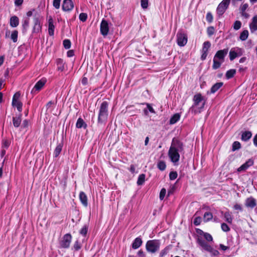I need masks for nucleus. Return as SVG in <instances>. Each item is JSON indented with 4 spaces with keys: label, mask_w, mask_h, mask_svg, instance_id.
<instances>
[{
    "label": "nucleus",
    "mask_w": 257,
    "mask_h": 257,
    "mask_svg": "<svg viewBox=\"0 0 257 257\" xmlns=\"http://www.w3.org/2000/svg\"><path fill=\"white\" fill-rule=\"evenodd\" d=\"M29 25V20L28 19H25L23 21L22 27H23V32L25 33Z\"/></svg>",
    "instance_id": "obj_31"
},
{
    "label": "nucleus",
    "mask_w": 257,
    "mask_h": 257,
    "mask_svg": "<svg viewBox=\"0 0 257 257\" xmlns=\"http://www.w3.org/2000/svg\"><path fill=\"white\" fill-rule=\"evenodd\" d=\"M160 244L159 240H150L146 242V248L148 252L154 253L159 250Z\"/></svg>",
    "instance_id": "obj_4"
},
{
    "label": "nucleus",
    "mask_w": 257,
    "mask_h": 257,
    "mask_svg": "<svg viewBox=\"0 0 257 257\" xmlns=\"http://www.w3.org/2000/svg\"><path fill=\"white\" fill-rule=\"evenodd\" d=\"M88 80L86 77H84L81 80V83L83 85H86L87 84Z\"/></svg>",
    "instance_id": "obj_64"
},
{
    "label": "nucleus",
    "mask_w": 257,
    "mask_h": 257,
    "mask_svg": "<svg viewBox=\"0 0 257 257\" xmlns=\"http://www.w3.org/2000/svg\"><path fill=\"white\" fill-rule=\"evenodd\" d=\"M170 250V247L169 246H166L165 248L161 250L160 253V256L163 257L166 255L169 252Z\"/></svg>",
    "instance_id": "obj_41"
},
{
    "label": "nucleus",
    "mask_w": 257,
    "mask_h": 257,
    "mask_svg": "<svg viewBox=\"0 0 257 257\" xmlns=\"http://www.w3.org/2000/svg\"><path fill=\"white\" fill-rule=\"evenodd\" d=\"M88 231V226L87 225H84L82 228L80 230V233L83 235L85 236Z\"/></svg>",
    "instance_id": "obj_42"
},
{
    "label": "nucleus",
    "mask_w": 257,
    "mask_h": 257,
    "mask_svg": "<svg viewBox=\"0 0 257 257\" xmlns=\"http://www.w3.org/2000/svg\"><path fill=\"white\" fill-rule=\"evenodd\" d=\"M184 151L183 143L177 138L172 139L171 144L168 151V156L171 161L174 165L177 164L179 161L180 153Z\"/></svg>",
    "instance_id": "obj_1"
},
{
    "label": "nucleus",
    "mask_w": 257,
    "mask_h": 257,
    "mask_svg": "<svg viewBox=\"0 0 257 257\" xmlns=\"http://www.w3.org/2000/svg\"><path fill=\"white\" fill-rule=\"evenodd\" d=\"M228 52V48L218 51L214 55L215 59L217 58L218 59L222 60L224 61L225 57L227 55Z\"/></svg>",
    "instance_id": "obj_13"
},
{
    "label": "nucleus",
    "mask_w": 257,
    "mask_h": 257,
    "mask_svg": "<svg viewBox=\"0 0 257 257\" xmlns=\"http://www.w3.org/2000/svg\"><path fill=\"white\" fill-rule=\"evenodd\" d=\"M224 217L225 218V221L231 224L233 220L232 216L231 213L229 212H226L224 214Z\"/></svg>",
    "instance_id": "obj_28"
},
{
    "label": "nucleus",
    "mask_w": 257,
    "mask_h": 257,
    "mask_svg": "<svg viewBox=\"0 0 257 257\" xmlns=\"http://www.w3.org/2000/svg\"><path fill=\"white\" fill-rule=\"evenodd\" d=\"M207 34L210 36L214 33V28L213 27H209L207 28Z\"/></svg>",
    "instance_id": "obj_55"
},
{
    "label": "nucleus",
    "mask_w": 257,
    "mask_h": 257,
    "mask_svg": "<svg viewBox=\"0 0 257 257\" xmlns=\"http://www.w3.org/2000/svg\"><path fill=\"white\" fill-rule=\"evenodd\" d=\"M203 236L208 241H211L213 239L212 236L208 233H203Z\"/></svg>",
    "instance_id": "obj_51"
},
{
    "label": "nucleus",
    "mask_w": 257,
    "mask_h": 257,
    "mask_svg": "<svg viewBox=\"0 0 257 257\" xmlns=\"http://www.w3.org/2000/svg\"><path fill=\"white\" fill-rule=\"evenodd\" d=\"M211 46V43L209 41H206L204 42L203 44V47L202 49V52H208L209 49Z\"/></svg>",
    "instance_id": "obj_35"
},
{
    "label": "nucleus",
    "mask_w": 257,
    "mask_h": 257,
    "mask_svg": "<svg viewBox=\"0 0 257 257\" xmlns=\"http://www.w3.org/2000/svg\"><path fill=\"white\" fill-rule=\"evenodd\" d=\"M21 114L18 117H14L13 118V123L15 127H18L20 126L21 122Z\"/></svg>",
    "instance_id": "obj_27"
},
{
    "label": "nucleus",
    "mask_w": 257,
    "mask_h": 257,
    "mask_svg": "<svg viewBox=\"0 0 257 257\" xmlns=\"http://www.w3.org/2000/svg\"><path fill=\"white\" fill-rule=\"evenodd\" d=\"M241 22L240 21H236L233 24V28L235 31L238 30L241 27Z\"/></svg>",
    "instance_id": "obj_38"
},
{
    "label": "nucleus",
    "mask_w": 257,
    "mask_h": 257,
    "mask_svg": "<svg viewBox=\"0 0 257 257\" xmlns=\"http://www.w3.org/2000/svg\"><path fill=\"white\" fill-rule=\"evenodd\" d=\"M252 136V134L250 132L245 131L242 134L241 140L244 141H248Z\"/></svg>",
    "instance_id": "obj_25"
},
{
    "label": "nucleus",
    "mask_w": 257,
    "mask_h": 257,
    "mask_svg": "<svg viewBox=\"0 0 257 257\" xmlns=\"http://www.w3.org/2000/svg\"><path fill=\"white\" fill-rule=\"evenodd\" d=\"M193 103L190 107L189 111L195 115L201 113L204 109L206 102V99L200 93L194 95L193 98Z\"/></svg>",
    "instance_id": "obj_2"
},
{
    "label": "nucleus",
    "mask_w": 257,
    "mask_h": 257,
    "mask_svg": "<svg viewBox=\"0 0 257 257\" xmlns=\"http://www.w3.org/2000/svg\"><path fill=\"white\" fill-rule=\"evenodd\" d=\"M240 147H241V145L239 142H237V141L234 142L232 144V150L233 151H235L240 149Z\"/></svg>",
    "instance_id": "obj_40"
},
{
    "label": "nucleus",
    "mask_w": 257,
    "mask_h": 257,
    "mask_svg": "<svg viewBox=\"0 0 257 257\" xmlns=\"http://www.w3.org/2000/svg\"><path fill=\"white\" fill-rule=\"evenodd\" d=\"M213 215L211 213L207 212H205L204 214V220L205 222L209 221L212 219Z\"/></svg>",
    "instance_id": "obj_37"
},
{
    "label": "nucleus",
    "mask_w": 257,
    "mask_h": 257,
    "mask_svg": "<svg viewBox=\"0 0 257 257\" xmlns=\"http://www.w3.org/2000/svg\"><path fill=\"white\" fill-rule=\"evenodd\" d=\"M62 147H63L62 144H59L58 145H57V146H56V147L54 151L53 155L55 157H57L59 155V154H60V153L62 151Z\"/></svg>",
    "instance_id": "obj_26"
},
{
    "label": "nucleus",
    "mask_w": 257,
    "mask_h": 257,
    "mask_svg": "<svg viewBox=\"0 0 257 257\" xmlns=\"http://www.w3.org/2000/svg\"><path fill=\"white\" fill-rule=\"evenodd\" d=\"M180 118V115L178 113L174 114L170 119V123L171 124L176 123Z\"/></svg>",
    "instance_id": "obj_29"
},
{
    "label": "nucleus",
    "mask_w": 257,
    "mask_h": 257,
    "mask_svg": "<svg viewBox=\"0 0 257 257\" xmlns=\"http://www.w3.org/2000/svg\"><path fill=\"white\" fill-rule=\"evenodd\" d=\"M145 175L144 174H142L139 176L137 184L138 185H141L144 184L145 181Z\"/></svg>",
    "instance_id": "obj_34"
},
{
    "label": "nucleus",
    "mask_w": 257,
    "mask_h": 257,
    "mask_svg": "<svg viewBox=\"0 0 257 257\" xmlns=\"http://www.w3.org/2000/svg\"><path fill=\"white\" fill-rule=\"evenodd\" d=\"M178 174L176 172H171L169 174V178L171 180H174L177 178Z\"/></svg>",
    "instance_id": "obj_44"
},
{
    "label": "nucleus",
    "mask_w": 257,
    "mask_h": 257,
    "mask_svg": "<svg viewBox=\"0 0 257 257\" xmlns=\"http://www.w3.org/2000/svg\"><path fill=\"white\" fill-rule=\"evenodd\" d=\"M108 103L107 101H103L100 106L98 117V122L103 123L105 121L108 116Z\"/></svg>",
    "instance_id": "obj_3"
},
{
    "label": "nucleus",
    "mask_w": 257,
    "mask_h": 257,
    "mask_svg": "<svg viewBox=\"0 0 257 257\" xmlns=\"http://www.w3.org/2000/svg\"><path fill=\"white\" fill-rule=\"evenodd\" d=\"M42 26L41 25H34L33 27V32L38 33L41 31Z\"/></svg>",
    "instance_id": "obj_43"
},
{
    "label": "nucleus",
    "mask_w": 257,
    "mask_h": 257,
    "mask_svg": "<svg viewBox=\"0 0 257 257\" xmlns=\"http://www.w3.org/2000/svg\"><path fill=\"white\" fill-rule=\"evenodd\" d=\"M248 5L247 4H244L241 5L240 7V12H244L248 8Z\"/></svg>",
    "instance_id": "obj_56"
},
{
    "label": "nucleus",
    "mask_w": 257,
    "mask_h": 257,
    "mask_svg": "<svg viewBox=\"0 0 257 257\" xmlns=\"http://www.w3.org/2000/svg\"><path fill=\"white\" fill-rule=\"evenodd\" d=\"M158 168L161 171H164L166 168V165L164 161H160L157 164Z\"/></svg>",
    "instance_id": "obj_33"
},
{
    "label": "nucleus",
    "mask_w": 257,
    "mask_h": 257,
    "mask_svg": "<svg viewBox=\"0 0 257 257\" xmlns=\"http://www.w3.org/2000/svg\"><path fill=\"white\" fill-rule=\"evenodd\" d=\"M177 42L179 46H184L187 42V35L183 33H178L177 34Z\"/></svg>",
    "instance_id": "obj_10"
},
{
    "label": "nucleus",
    "mask_w": 257,
    "mask_h": 257,
    "mask_svg": "<svg viewBox=\"0 0 257 257\" xmlns=\"http://www.w3.org/2000/svg\"><path fill=\"white\" fill-rule=\"evenodd\" d=\"M206 21L209 23H211L213 21V16L210 12H208L206 16Z\"/></svg>",
    "instance_id": "obj_52"
},
{
    "label": "nucleus",
    "mask_w": 257,
    "mask_h": 257,
    "mask_svg": "<svg viewBox=\"0 0 257 257\" xmlns=\"http://www.w3.org/2000/svg\"><path fill=\"white\" fill-rule=\"evenodd\" d=\"M73 247L76 250H78L81 247V245L78 240H76L73 245Z\"/></svg>",
    "instance_id": "obj_54"
},
{
    "label": "nucleus",
    "mask_w": 257,
    "mask_h": 257,
    "mask_svg": "<svg viewBox=\"0 0 257 257\" xmlns=\"http://www.w3.org/2000/svg\"><path fill=\"white\" fill-rule=\"evenodd\" d=\"M63 44L65 49H68L71 47V43L69 40L65 39L63 41Z\"/></svg>",
    "instance_id": "obj_39"
},
{
    "label": "nucleus",
    "mask_w": 257,
    "mask_h": 257,
    "mask_svg": "<svg viewBox=\"0 0 257 257\" xmlns=\"http://www.w3.org/2000/svg\"><path fill=\"white\" fill-rule=\"evenodd\" d=\"M48 33L49 35L51 36H53L54 35V30L55 26L54 25V22L52 17L50 16L48 19Z\"/></svg>",
    "instance_id": "obj_12"
},
{
    "label": "nucleus",
    "mask_w": 257,
    "mask_h": 257,
    "mask_svg": "<svg viewBox=\"0 0 257 257\" xmlns=\"http://www.w3.org/2000/svg\"><path fill=\"white\" fill-rule=\"evenodd\" d=\"M224 61L218 59L217 58L215 59V56H214L213 60V65H212V68L213 69H217L219 68L221 65L224 62Z\"/></svg>",
    "instance_id": "obj_20"
},
{
    "label": "nucleus",
    "mask_w": 257,
    "mask_h": 257,
    "mask_svg": "<svg viewBox=\"0 0 257 257\" xmlns=\"http://www.w3.org/2000/svg\"><path fill=\"white\" fill-rule=\"evenodd\" d=\"M20 96L21 93L20 92H16L13 96L12 103V105L14 107H17L19 112H21L22 111L23 106L22 102L19 100Z\"/></svg>",
    "instance_id": "obj_6"
},
{
    "label": "nucleus",
    "mask_w": 257,
    "mask_h": 257,
    "mask_svg": "<svg viewBox=\"0 0 257 257\" xmlns=\"http://www.w3.org/2000/svg\"><path fill=\"white\" fill-rule=\"evenodd\" d=\"M74 55V51L73 50H69L67 52V56L68 57H71L73 56Z\"/></svg>",
    "instance_id": "obj_62"
},
{
    "label": "nucleus",
    "mask_w": 257,
    "mask_h": 257,
    "mask_svg": "<svg viewBox=\"0 0 257 257\" xmlns=\"http://www.w3.org/2000/svg\"><path fill=\"white\" fill-rule=\"evenodd\" d=\"M137 254L139 257H146L144 252L142 249H140L138 251Z\"/></svg>",
    "instance_id": "obj_58"
},
{
    "label": "nucleus",
    "mask_w": 257,
    "mask_h": 257,
    "mask_svg": "<svg viewBox=\"0 0 257 257\" xmlns=\"http://www.w3.org/2000/svg\"><path fill=\"white\" fill-rule=\"evenodd\" d=\"M79 18L81 21L83 22H85L87 18V15L85 13H82L80 14Z\"/></svg>",
    "instance_id": "obj_45"
},
{
    "label": "nucleus",
    "mask_w": 257,
    "mask_h": 257,
    "mask_svg": "<svg viewBox=\"0 0 257 257\" xmlns=\"http://www.w3.org/2000/svg\"><path fill=\"white\" fill-rule=\"evenodd\" d=\"M72 240V236L70 234H65L61 241L60 245L62 247L68 248L69 247Z\"/></svg>",
    "instance_id": "obj_11"
},
{
    "label": "nucleus",
    "mask_w": 257,
    "mask_h": 257,
    "mask_svg": "<svg viewBox=\"0 0 257 257\" xmlns=\"http://www.w3.org/2000/svg\"><path fill=\"white\" fill-rule=\"evenodd\" d=\"M73 3L71 0H64L62 5V10L64 11H69L73 9Z\"/></svg>",
    "instance_id": "obj_14"
},
{
    "label": "nucleus",
    "mask_w": 257,
    "mask_h": 257,
    "mask_svg": "<svg viewBox=\"0 0 257 257\" xmlns=\"http://www.w3.org/2000/svg\"><path fill=\"white\" fill-rule=\"evenodd\" d=\"M202 218L200 217H196L194 218L193 223L195 225L198 226L200 224Z\"/></svg>",
    "instance_id": "obj_49"
},
{
    "label": "nucleus",
    "mask_w": 257,
    "mask_h": 257,
    "mask_svg": "<svg viewBox=\"0 0 257 257\" xmlns=\"http://www.w3.org/2000/svg\"><path fill=\"white\" fill-rule=\"evenodd\" d=\"M147 108L149 109V110L153 113H155V111L154 109V108L152 107V106L149 103H147Z\"/></svg>",
    "instance_id": "obj_59"
},
{
    "label": "nucleus",
    "mask_w": 257,
    "mask_h": 257,
    "mask_svg": "<svg viewBox=\"0 0 257 257\" xmlns=\"http://www.w3.org/2000/svg\"><path fill=\"white\" fill-rule=\"evenodd\" d=\"M221 229L224 232H228L230 230L229 227L225 223L221 224Z\"/></svg>",
    "instance_id": "obj_46"
},
{
    "label": "nucleus",
    "mask_w": 257,
    "mask_h": 257,
    "mask_svg": "<svg viewBox=\"0 0 257 257\" xmlns=\"http://www.w3.org/2000/svg\"><path fill=\"white\" fill-rule=\"evenodd\" d=\"M76 126L78 128L82 127L86 128L87 127V124L84 121L82 118L80 117L77 120Z\"/></svg>",
    "instance_id": "obj_22"
},
{
    "label": "nucleus",
    "mask_w": 257,
    "mask_h": 257,
    "mask_svg": "<svg viewBox=\"0 0 257 257\" xmlns=\"http://www.w3.org/2000/svg\"><path fill=\"white\" fill-rule=\"evenodd\" d=\"M249 29L251 33L257 31V16L252 18L251 22L249 24Z\"/></svg>",
    "instance_id": "obj_17"
},
{
    "label": "nucleus",
    "mask_w": 257,
    "mask_h": 257,
    "mask_svg": "<svg viewBox=\"0 0 257 257\" xmlns=\"http://www.w3.org/2000/svg\"><path fill=\"white\" fill-rule=\"evenodd\" d=\"M61 0H54L53 2V6L56 9H58L60 7Z\"/></svg>",
    "instance_id": "obj_48"
},
{
    "label": "nucleus",
    "mask_w": 257,
    "mask_h": 257,
    "mask_svg": "<svg viewBox=\"0 0 257 257\" xmlns=\"http://www.w3.org/2000/svg\"><path fill=\"white\" fill-rule=\"evenodd\" d=\"M166 189L165 188H162L160 193L159 197H160V200H162L164 199V197L166 195Z\"/></svg>",
    "instance_id": "obj_53"
},
{
    "label": "nucleus",
    "mask_w": 257,
    "mask_h": 257,
    "mask_svg": "<svg viewBox=\"0 0 257 257\" xmlns=\"http://www.w3.org/2000/svg\"><path fill=\"white\" fill-rule=\"evenodd\" d=\"M230 0H223L218 6L216 12L218 15L222 16L228 8Z\"/></svg>",
    "instance_id": "obj_5"
},
{
    "label": "nucleus",
    "mask_w": 257,
    "mask_h": 257,
    "mask_svg": "<svg viewBox=\"0 0 257 257\" xmlns=\"http://www.w3.org/2000/svg\"><path fill=\"white\" fill-rule=\"evenodd\" d=\"M15 5L16 6H21L23 3V0H15Z\"/></svg>",
    "instance_id": "obj_60"
},
{
    "label": "nucleus",
    "mask_w": 257,
    "mask_h": 257,
    "mask_svg": "<svg viewBox=\"0 0 257 257\" xmlns=\"http://www.w3.org/2000/svg\"><path fill=\"white\" fill-rule=\"evenodd\" d=\"M19 21L17 16H13L10 19V25L12 27H16L19 25Z\"/></svg>",
    "instance_id": "obj_23"
},
{
    "label": "nucleus",
    "mask_w": 257,
    "mask_h": 257,
    "mask_svg": "<svg viewBox=\"0 0 257 257\" xmlns=\"http://www.w3.org/2000/svg\"><path fill=\"white\" fill-rule=\"evenodd\" d=\"M141 7L144 9H146L148 7V0H141Z\"/></svg>",
    "instance_id": "obj_50"
},
{
    "label": "nucleus",
    "mask_w": 257,
    "mask_h": 257,
    "mask_svg": "<svg viewBox=\"0 0 257 257\" xmlns=\"http://www.w3.org/2000/svg\"><path fill=\"white\" fill-rule=\"evenodd\" d=\"M143 243L142 239L141 237H138L135 239L132 243V248L134 249H138Z\"/></svg>",
    "instance_id": "obj_19"
},
{
    "label": "nucleus",
    "mask_w": 257,
    "mask_h": 257,
    "mask_svg": "<svg viewBox=\"0 0 257 257\" xmlns=\"http://www.w3.org/2000/svg\"><path fill=\"white\" fill-rule=\"evenodd\" d=\"M79 197L82 204L84 206H87L88 205L87 197L85 193L83 192H80L79 193Z\"/></svg>",
    "instance_id": "obj_21"
},
{
    "label": "nucleus",
    "mask_w": 257,
    "mask_h": 257,
    "mask_svg": "<svg viewBox=\"0 0 257 257\" xmlns=\"http://www.w3.org/2000/svg\"><path fill=\"white\" fill-rule=\"evenodd\" d=\"M47 82L46 78H42L39 80L31 90V93L35 94L38 93L44 86Z\"/></svg>",
    "instance_id": "obj_9"
},
{
    "label": "nucleus",
    "mask_w": 257,
    "mask_h": 257,
    "mask_svg": "<svg viewBox=\"0 0 257 257\" xmlns=\"http://www.w3.org/2000/svg\"><path fill=\"white\" fill-rule=\"evenodd\" d=\"M18 32L17 30H15L12 32L11 35V39L12 41L16 43L18 41Z\"/></svg>",
    "instance_id": "obj_36"
},
{
    "label": "nucleus",
    "mask_w": 257,
    "mask_h": 257,
    "mask_svg": "<svg viewBox=\"0 0 257 257\" xmlns=\"http://www.w3.org/2000/svg\"><path fill=\"white\" fill-rule=\"evenodd\" d=\"M236 73L235 69H230L228 70L225 74L227 79H229L232 78Z\"/></svg>",
    "instance_id": "obj_32"
},
{
    "label": "nucleus",
    "mask_w": 257,
    "mask_h": 257,
    "mask_svg": "<svg viewBox=\"0 0 257 257\" xmlns=\"http://www.w3.org/2000/svg\"><path fill=\"white\" fill-rule=\"evenodd\" d=\"M223 84V83L221 82H217L214 84L211 88V93H214L215 92H216L220 88H221Z\"/></svg>",
    "instance_id": "obj_24"
},
{
    "label": "nucleus",
    "mask_w": 257,
    "mask_h": 257,
    "mask_svg": "<svg viewBox=\"0 0 257 257\" xmlns=\"http://www.w3.org/2000/svg\"><path fill=\"white\" fill-rule=\"evenodd\" d=\"M243 50L239 47L232 48L229 52V56L231 61L233 60L235 58L242 55Z\"/></svg>",
    "instance_id": "obj_7"
},
{
    "label": "nucleus",
    "mask_w": 257,
    "mask_h": 257,
    "mask_svg": "<svg viewBox=\"0 0 257 257\" xmlns=\"http://www.w3.org/2000/svg\"><path fill=\"white\" fill-rule=\"evenodd\" d=\"M197 242L203 249L206 251L209 250V249H210V247L211 246L201 237H198Z\"/></svg>",
    "instance_id": "obj_15"
},
{
    "label": "nucleus",
    "mask_w": 257,
    "mask_h": 257,
    "mask_svg": "<svg viewBox=\"0 0 257 257\" xmlns=\"http://www.w3.org/2000/svg\"><path fill=\"white\" fill-rule=\"evenodd\" d=\"M10 145V142L8 140H4L3 141V147L5 148H8Z\"/></svg>",
    "instance_id": "obj_57"
},
{
    "label": "nucleus",
    "mask_w": 257,
    "mask_h": 257,
    "mask_svg": "<svg viewBox=\"0 0 257 257\" xmlns=\"http://www.w3.org/2000/svg\"><path fill=\"white\" fill-rule=\"evenodd\" d=\"M109 26L107 21L103 19L100 25V32L101 34L104 36H106L109 33Z\"/></svg>",
    "instance_id": "obj_8"
},
{
    "label": "nucleus",
    "mask_w": 257,
    "mask_h": 257,
    "mask_svg": "<svg viewBox=\"0 0 257 257\" xmlns=\"http://www.w3.org/2000/svg\"><path fill=\"white\" fill-rule=\"evenodd\" d=\"M207 251L210 252L212 255L214 256H217L219 254V252L218 250L214 249L211 246L210 247V249L208 250Z\"/></svg>",
    "instance_id": "obj_47"
},
{
    "label": "nucleus",
    "mask_w": 257,
    "mask_h": 257,
    "mask_svg": "<svg viewBox=\"0 0 257 257\" xmlns=\"http://www.w3.org/2000/svg\"><path fill=\"white\" fill-rule=\"evenodd\" d=\"M253 164V160L249 159L245 163L242 164L240 167L237 169V171L239 172L244 171L247 170L250 166Z\"/></svg>",
    "instance_id": "obj_16"
},
{
    "label": "nucleus",
    "mask_w": 257,
    "mask_h": 257,
    "mask_svg": "<svg viewBox=\"0 0 257 257\" xmlns=\"http://www.w3.org/2000/svg\"><path fill=\"white\" fill-rule=\"evenodd\" d=\"M256 205V201L254 198L250 197L246 199L245 201V206L246 207L252 208L254 207Z\"/></svg>",
    "instance_id": "obj_18"
},
{
    "label": "nucleus",
    "mask_w": 257,
    "mask_h": 257,
    "mask_svg": "<svg viewBox=\"0 0 257 257\" xmlns=\"http://www.w3.org/2000/svg\"><path fill=\"white\" fill-rule=\"evenodd\" d=\"M248 37V31L246 30H243L240 34L239 39L241 41L246 40Z\"/></svg>",
    "instance_id": "obj_30"
},
{
    "label": "nucleus",
    "mask_w": 257,
    "mask_h": 257,
    "mask_svg": "<svg viewBox=\"0 0 257 257\" xmlns=\"http://www.w3.org/2000/svg\"><path fill=\"white\" fill-rule=\"evenodd\" d=\"M208 55V52H202V55L201 58L202 60H205L206 58V57Z\"/></svg>",
    "instance_id": "obj_63"
},
{
    "label": "nucleus",
    "mask_w": 257,
    "mask_h": 257,
    "mask_svg": "<svg viewBox=\"0 0 257 257\" xmlns=\"http://www.w3.org/2000/svg\"><path fill=\"white\" fill-rule=\"evenodd\" d=\"M233 208L235 210H240V211L242 210V207L239 204H235L234 205Z\"/></svg>",
    "instance_id": "obj_61"
}]
</instances>
